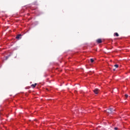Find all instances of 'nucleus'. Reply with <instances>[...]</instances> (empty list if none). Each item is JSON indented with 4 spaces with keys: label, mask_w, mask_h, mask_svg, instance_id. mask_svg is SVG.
<instances>
[{
    "label": "nucleus",
    "mask_w": 130,
    "mask_h": 130,
    "mask_svg": "<svg viewBox=\"0 0 130 130\" xmlns=\"http://www.w3.org/2000/svg\"><path fill=\"white\" fill-rule=\"evenodd\" d=\"M115 36H116L117 37H118V36H119V35H118V33H117V32L115 33Z\"/></svg>",
    "instance_id": "obj_6"
},
{
    "label": "nucleus",
    "mask_w": 130,
    "mask_h": 130,
    "mask_svg": "<svg viewBox=\"0 0 130 130\" xmlns=\"http://www.w3.org/2000/svg\"><path fill=\"white\" fill-rule=\"evenodd\" d=\"M21 36H22V35H21V34L18 35L16 37V39H21Z\"/></svg>",
    "instance_id": "obj_3"
},
{
    "label": "nucleus",
    "mask_w": 130,
    "mask_h": 130,
    "mask_svg": "<svg viewBox=\"0 0 130 130\" xmlns=\"http://www.w3.org/2000/svg\"><path fill=\"white\" fill-rule=\"evenodd\" d=\"M114 129H115V130H118V127H115V128H114Z\"/></svg>",
    "instance_id": "obj_10"
},
{
    "label": "nucleus",
    "mask_w": 130,
    "mask_h": 130,
    "mask_svg": "<svg viewBox=\"0 0 130 130\" xmlns=\"http://www.w3.org/2000/svg\"><path fill=\"white\" fill-rule=\"evenodd\" d=\"M125 98H127V97H128V95L125 94Z\"/></svg>",
    "instance_id": "obj_9"
},
{
    "label": "nucleus",
    "mask_w": 130,
    "mask_h": 130,
    "mask_svg": "<svg viewBox=\"0 0 130 130\" xmlns=\"http://www.w3.org/2000/svg\"><path fill=\"white\" fill-rule=\"evenodd\" d=\"M97 43H102V40L99 39L96 40Z\"/></svg>",
    "instance_id": "obj_4"
},
{
    "label": "nucleus",
    "mask_w": 130,
    "mask_h": 130,
    "mask_svg": "<svg viewBox=\"0 0 130 130\" xmlns=\"http://www.w3.org/2000/svg\"><path fill=\"white\" fill-rule=\"evenodd\" d=\"M37 85V83H35L34 84H31V87H32V88H35V87H36Z\"/></svg>",
    "instance_id": "obj_5"
},
{
    "label": "nucleus",
    "mask_w": 130,
    "mask_h": 130,
    "mask_svg": "<svg viewBox=\"0 0 130 130\" xmlns=\"http://www.w3.org/2000/svg\"><path fill=\"white\" fill-rule=\"evenodd\" d=\"M114 67H115V68H116V69H117V68H118V64H115L114 66Z\"/></svg>",
    "instance_id": "obj_7"
},
{
    "label": "nucleus",
    "mask_w": 130,
    "mask_h": 130,
    "mask_svg": "<svg viewBox=\"0 0 130 130\" xmlns=\"http://www.w3.org/2000/svg\"><path fill=\"white\" fill-rule=\"evenodd\" d=\"M106 111V112H107L108 113H109L110 114H112V113H114V111H115V109L110 108Z\"/></svg>",
    "instance_id": "obj_1"
},
{
    "label": "nucleus",
    "mask_w": 130,
    "mask_h": 130,
    "mask_svg": "<svg viewBox=\"0 0 130 130\" xmlns=\"http://www.w3.org/2000/svg\"><path fill=\"white\" fill-rule=\"evenodd\" d=\"M113 71H115V69H113Z\"/></svg>",
    "instance_id": "obj_11"
},
{
    "label": "nucleus",
    "mask_w": 130,
    "mask_h": 130,
    "mask_svg": "<svg viewBox=\"0 0 130 130\" xmlns=\"http://www.w3.org/2000/svg\"><path fill=\"white\" fill-rule=\"evenodd\" d=\"M91 62H94V59L93 58L90 59Z\"/></svg>",
    "instance_id": "obj_8"
},
{
    "label": "nucleus",
    "mask_w": 130,
    "mask_h": 130,
    "mask_svg": "<svg viewBox=\"0 0 130 130\" xmlns=\"http://www.w3.org/2000/svg\"><path fill=\"white\" fill-rule=\"evenodd\" d=\"M93 92L95 94H98L99 92V89L98 88H95L94 90H93Z\"/></svg>",
    "instance_id": "obj_2"
}]
</instances>
